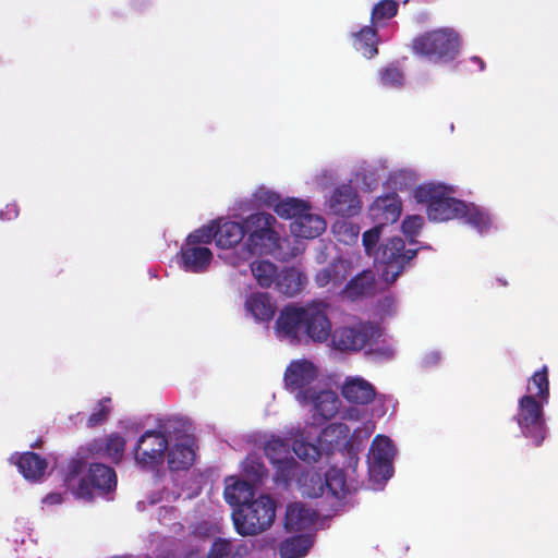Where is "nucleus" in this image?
Wrapping results in <instances>:
<instances>
[{
	"label": "nucleus",
	"mask_w": 558,
	"mask_h": 558,
	"mask_svg": "<svg viewBox=\"0 0 558 558\" xmlns=\"http://www.w3.org/2000/svg\"><path fill=\"white\" fill-rule=\"evenodd\" d=\"M377 330L369 322L337 327L330 335L333 348L340 352H359L376 336Z\"/></svg>",
	"instance_id": "nucleus-9"
},
{
	"label": "nucleus",
	"mask_w": 558,
	"mask_h": 558,
	"mask_svg": "<svg viewBox=\"0 0 558 558\" xmlns=\"http://www.w3.org/2000/svg\"><path fill=\"white\" fill-rule=\"evenodd\" d=\"M312 487L304 485L303 494L311 498L322 497L327 490L335 498L340 499L345 494V474L342 470L330 468L323 478L319 474L314 473L308 476Z\"/></svg>",
	"instance_id": "nucleus-13"
},
{
	"label": "nucleus",
	"mask_w": 558,
	"mask_h": 558,
	"mask_svg": "<svg viewBox=\"0 0 558 558\" xmlns=\"http://www.w3.org/2000/svg\"><path fill=\"white\" fill-rule=\"evenodd\" d=\"M244 306L257 322H270L276 313V305L266 292L252 293L246 299Z\"/></svg>",
	"instance_id": "nucleus-24"
},
{
	"label": "nucleus",
	"mask_w": 558,
	"mask_h": 558,
	"mask_svg": "<svg viewBox=\"0 0 558 558\" xmlns=\"http://www.w3.org/2000/svg\"><path fill=\"white\" fill-rule=\"evenodd\" d=\"M329 207L335 215L352 217L359 214L361 201L357 193L350 184H343L333 191Z\"/></svg>",
	"instance_id": "nucleus-19"
},
{
	"label": "nucleus",
	"mask_w": 558,
	"mask_h": 558,
	"mask_svg": "<svg viewBox=\"0 0 558 558\" xmlns=\"http://www.w3.org/2000/svg\"><path fill=\"white\" fill-rule=\"evenodd\" d=\"M63 500L60 493H50L44 498V502L47 505H59Z\"/></svg>",
	"instance_id": "nucleus-49"
},
{
	"label": "nucleus",
	"mask_w": 558,
	"mask_h": 558,
	"mask_svg": "<svg viewBox=\"0 0 558 558\" xmlns=\"http://www.w3.org/2000/svg\"><path fill=\"white\" fill-rule=\"evenodd\" d=\"M317 378L315 365L307 360L292 361L286 368L283 380L286 388L295 392L296 399L301 403H306V399L314 391L310 386Z\"/></svg>",
	"instance_id": "nucleus-11"
},
{
	"label": "nucleus",
	"mask_w": 558,
	"mask_h": 558,
	"mask_svg": "<svg viewBox=\"0 0 558 558\" xmlns=\"http://www.w3.org/2000/svg\"><path fill=\"white\" fill-rule=\"evenodd\" d=\"M305 404H313L315 411L324 418H331L336 415L339 407V399L333 391L314 390L306 399Z\"/></svg>",
	"instance_id": "nucleus-31"
},
{
	"label": "nucleus",
	"mask_w": 558,
	"mask_h": 558,
	"mask_svg": "<svg viewBox=\"0 0 558 558\" xmlns=\"http://www.w3.org/2000/svg\"><path fill=\"white\" fill-rule=\"evenodd\" d=\"M243 472L251 484L256 485L263 482L268 475V470L258 458H246L243 462Z\"/></svg>",
	"instance_id": "nucleus-40"
},
{
	"label": "nucleus",
	"mask_w": 558,
	"mask_h": 558,
	"mask_svg": "<svg viewBox=\"0 0 558 558\" xmlns=\"http://www.w3.org/2000/svg\"><path fill=\"white\" fill-rule=\"evenodd\" d=\"M41 445V440H37L34 444L31 445L32 448H37Z\"/></svg>",
	"instance_id": "nucleus-51"
},
{
	"label": "nucleus",
	"mask_w": 558,
	"mask_h": 558,
	"mask_svg": "<svg viewBox=\"0 0 558 558\" xmlns=\"http://www.w3.org/2000/svg\"><path fill=\"white\" fill-rule=\"evenodd\" d=\"M340 228H345V229H348L349 227H348L345 223H343V225H341V226H340Z\"/></svg>",
	"instance_id": "nucleus-53"
},
{
	"label": "nucleus",
	"mask_w": 558,
	"mask_h": 558,
	"mask_svg": "<svg viewBox=\"0 0 558 558\" xmlns=\"http://www.w3.org/2000/svg\"><path fill=\"white\" fill-rule=\"evenodd\" d=\"M546 402L537 401L533 395H524L519 399L514 420L522 435L532 440L535 447L542 446L547 437V425L544 414Z\"/></svg>",
	"instance_id": "nucleus-7"
},
{
	"label": "nucleus",
	"mask_w": 558,
	"mask_h": 558,
	"mask_svg": "<svg viewBox=\"0 0 558 558\" xmlns=\"http://www.w3.org/2000/svg\"><path fill=\"white\" fill-rule=\"evenodd\" d=\"M195 458L194 450L186 445L175 444L168 451V466L172 471L189 469Z\"/></svg>",
	"instance_id": "nucleus-35"
},
{
	"label": "nucleus",
	"mask_w": 558,
	"mask_h": 558,
	"mask_svg": "<svg viewBox=\"0 0 558 558\" xmlns=\"http://www.w3.org/2000/svg\"><path fill=\"white\" fill-rule=\"evenodd\" d=\"M472 61L478 64L481 71L485 69V62L480 57H473Z\"/></svg>",
	"instance_id": "nucleus-50"
},
{
	"label": "nucleus",
	"mask_w": 558,
	"mask_h": 558,
	"mask_svg": "<svg viewBox=\"0 0 558 558\" xmlns=\"http://www.w3.org/2000/svg\"><path fill=\"white\" fill-rule=\"evenodd\" d=\"M290 229L293 235L303 239H314L326 230V221L311 210H306L298 221H292Z\"/></svg>",
	"instance_id": "nucleus-23"
},
{
	"label": "nucleus",
	"mask_w": 558,
	"mask_h": 558,
	"mask_svg": "<svg viewBox=\"0 0 558 558\" xmlns=\"http://www.w3.org/2000/svg\"><path fill=\"white\" fill-rule=\"evenodd\" d=\"M403 72L396 64H389L380 71V83L386 87H400L403 84Z\"/></svg>",
	"instance_id": "nucleus-43"
},
{
	"label": "nucleus",
	"mask_w": 558,
	"mask_h": 558,
	"mask_svg": "<svg viewBox=\"0 0 558 558\" xmlns=\"http://www.w3.org/2000/svg\"><path fill=\"white\" fill-rule=\"evenodd\" d=\"M271 465L275 468V482L289 486L296 475L299 463L293 457H290Z\"/></svg>",
	"instance_id": "nucleus-39"
},
{
	"label": "nucleus",
	"mask_w": 558,
	"mask_h": 558,
	"mask_svg": "<svg viewBox=\"0 0 558 558\" xmlns=\"http://www.w3.org/2000/svg\"><path fill=\"white\" fill-rule=\"evenodd\" d=\"M251 270L257 283L262 288H270L277 280L278 268L268 260H257L251 264Z\"/></svg>",
	"instance_id": "nucleus-37"
},
{
	"label": "nucleus",
	"mask_w": 558,
	"mask_h": 558,
	"mask_svg": "<svg viewBox=\"0 0 558 558\" xmlns=\"http://www.w3.org/2000/svg\"><path fill=\"white\" fill-rule=\"evenodd\" d=\"M342 397L350 403L368 404L376 396L375 387L362 377L348 378L341 387Z\"/></svg>",
	"instance_id": "nucleus-20"
},
{
	"label": "nucleus",
	"mask_w": 558,
	"mask_h": 558,
	"mask_svg": "<svg viewBox=\"0 0 558 558\" xmlns=\"http://www.w3.org/2000/svg\"><path fill=\"white\" fill-rule=\"evenodd\" d=\"M453 190L444 184H422L414 189L417 203L427 205V216L433 221H448L461 218L466 204L452 196Z\"/></svg>",
	"instance_id": "nucleus-2"
},
{
	"label": "nucleus",
	"mask_w": 558,
	"mask_h": 558,
	"mask_svg": "<svg viewBox=\"0 0 558 558\" xmlns=\"http://www.w3.org/2000/svg\"><path fill=\"white\" fill-rule=\"evenodd\" d=\"M349 276V264L341 259L332 260L327 267L320 269L315 275V282L319 288L328 284L340 287Z\"/></svg>",
	"instance_id": "nucleus-25"
},
{
	"label": "nucleus",
	"mask_w": 558,
	"mask_h": 558,
	"mask_svg": "<svg viewBox=\"0 0 558 558\" xmlns=\"http://www.w3.org/2000/svg\"><path fill=\"white\" fill-rule=\"evenodd\" d=\"M232 547L231 541L218 537L213 542L206 558H230Z\"/></svg>",
	"instance_id": "nucleus-46"
},
{
	"label": "nucleus",
	"mask_w": 558,
	"mask_h": 558,
	"mask_svg": "<svg viewBox=\"0 0 558 558\" xmlns=\"http://www.w3.org/2000/svg\"><path fill=\"white\" fill-rule=\"evenodd\" d=\"M312 545L313 539L310 535H294L280 543L279 555L281 558H301L308 553Z\"/></svg>",
	"instance_id": "nucleus-33"
},
{
	"label": "nucleus",
	"mask_w": 558,
	"mask_h": 558,
	"mask_svg": "<svg viewBox=\"0 0 558 558\" xmlns=\"http://www.w3.org/2000/svg\"><path fill=\"white\" fill-rule=\"evenodd\" d=\"M316 520V512L302 502H291L286 508L284 529L299 532L308 529Z\"/></svg>",
	"instance_id": "nucleus-21"
},
{
	"label": "nucleus",
	"mask_w": 558,
	"mask_h": 558,
	"mask_svg": "<svg viewBox=\"0 0 558 558\" xmlns=\"http://www.w3.org/2000/svg\"><path fill=\"white\" fill-rule=\"evenodd\" d=\"M275 518L276 502L269 495H260L232 512L235 531L242 536H253L268 530Z\"/></svg>",
	"instance_id": "nucleus-4"
},
{
	"label": "nucleus",
	"mask_w": 558,
	"mask_h": 558,
	"mask_svg": "<svg viewBox=\"0 0 558 558\" xmlns=\"http://www.w3.org/2000/svg\"><path fill=\"white\" fill-rule=\"evenodd\" d=\"M354 48L365 58L372 59L378 53L377 26L367 25L352 35Z\"/></svg>",
	"instance_id": "nucleus-29"
},
{
	"label": "nucleus",
	"mask_w": 558,
	"mask_h": 558,
	"mask_svg": "<svg viewBox=\"0 0 558 558\" xmlns=\"http://www.w3.org/2000/svg\"><path fill=\"white\" fill-rule=\"evenodd\" d=\"M375 288V279L371 271H363L352 278L343 288L342 294L355 301L360 298L366 296L373 292Z\"/></svg>",
	"instance_id": "nucleus-32"
},
{
	"label": "nucleus",
	"mask_w": 558,
	"mask_h": 558,
	"mask_svg": "<svg viewBox=\"0 0 558 558\" xmlns=\"http://www.w3.org/2000/svg\"><path fill=\"white\" fill-rule=\"evenodd\" d=\"M276 218L268 213H256L245 218V234H247L244 243L246 258L256 254H272L279 248L280 236L274 229Z\"/></svg>",
	"instance_id": "nucleus-6"
},
{
	"label": "nucleus",
	"mask_w": 558,
	"mask_h": 558,
	"mask_svg": "<svg viewBox=\"0 0 558 558\" xmlns=\"http://www.w3.org/2000/svg\"><path fill=\"white\" fill-rule=\"evenodd\" d=\"M15 464L23 476L29 481L39 480L48 466L47 460L33 451L20 454Z\"/></svg>",
	"instance_id": "nucleus-26"
},
{
	"label": "nucleus",
	"mask_w": 558,
	"mask_h": 558,
	"mask_svg": "<svg viewBox=\"0 0 558 558\" xmlns=\"http://www.w3.org/2000/svg\"><path fill=\"white\" fill-rule=\"evenodd\" d=\"M311 210V205L308 202L289 197L283 201L278 202L275 205V213L283 219H291L292 221H298V219L306 211Z\"/></svg>",
	"instance_id": "nucleus-36"
},
{
	"label": "nucleus",
	"mask_w": 558,
	"mask_h": 558,
	"mask_svg": "<svg viewBox=\"0 0 558 558\" xmlns=\"http://www.w3.org/2000/svg\"><path fill=\"white\" fill-rule=\"evenodd\" d=\"M245 235V219L242 223L226 221L216 223V244L220 248H231L239 244Z\"/></svg>",
	"instance_id": "nucleus-27"
},
{
	"label": "nucleus",
	"mask_w": 558,
	"mask_h": 558,
	"mask_svg": "<svg viewBox=\"0 0 558 558\" xmlns=\"http://www.w3.org/2000/svg\"><path fill=\"white\" fill-rule=\"evenodd\" d=\"M255 485L248 481L229 477L225 487L223 496L226 501L234 509L242 507L253 500Z\"/></svg>",
	"instance_id": "nucleus-22"
},
{
	"label": "nucleus",
	"mask_w": 558,
	"mask_h": 558,
	"mask_svg": "<svg viewBox=\"0 0 558 558\" xmlns=\"http://www.w3.org/2000/svg\"><path fill=\"white\" fill-rule=\"evenodd\" d=\"M305 282V276L296 268H286L277 276L276 289L287 296H293L302 291Z\"/></svg>",
	"instance_id": "nucleus-30"
},
{
	"label": "nucleus",
	"mask_w": 558,
	"mask_h": 558,
	"mask_svg": "<svg viewBox=\"0 0 558 558\" xmlns=\"http://www.w3.org/2000/svg\"><path fill=\"white\" fill-rule=\"evenodd\" d=\"M241 549H243V550L246 553V549H247V548H246V546H245V545H244V546H241V547H239V548H238L236 553L239 554Z\"/></svg>",
	"instance_id": "nucleus-52"
},
{
	"label": "nucleus",
	"mask_w": 558,
	"mask_h": 558,
	"mask_svg": "<svg viewBox=\"0 0 558 558\" xmlns=\"http://www.w3.org/2000/svg\"><path fill=\"white\" fill-rule=\"evenodd\" d=\"M417 250H405L404 241L393 236L383 243L375 253L376 265L381 266V276L387 282H395L404 266L416 256Z\"/></svg>",
	"instance_id": "nucleus-8"
},
{
	"label": "nucleus",
	"mask_w": 558,
	"mask_h": 558,
	"mask_svg": "<svg viewBox=\"0 0 558 558\" xmlns=\"http://www.w3.org/2000/svg\"><path fill=\"white\" fill-rule=\"evenodd\" d=\"M290 437L281 438L271 435L264 445V453L269 460L270 464L281 462L291 456L292 444L295 438V430H291Z\"/></svg>",
	"instance_id": "nucleus-28"
},
{
	"label": "nucleus",
	"mask_w": 558,
	"mask_h": 558,
	"mask_svg": "<svg viewBox=\"0 0 558 558\" xmlns=\"http://www.w3.org/2000/svg\"><path fill=\"white\" fill-rule=\"evenodd\" d=\"M213 260V252L203 245L184 242L179 252V263L185 271L205 272Z\"/></svg>",
	"instance_id": "nucleus-18"
},
{
	"label": "nucleus",
	"mask_w": 558,
	"mask_h": 558,
	"mask_svg": "<svg viewBox=\"0 0 558 558\" xmlns=\"http://www.w3.org/2000/svg\"><path fill=\"white\" fill-rule=\"evenodd\" d=\"M383 228V226L375 223L372 229L363 233L362 242L368 256H375V253L378 250L377 244L380 239Z\"/></svg>",
	"instance_id": "nucleus-44"
},
{
	"label": "nucleus",
	"mask_w": 558,
	"mask_h": 558,
	"mask_svg": "<svg viewBox=\"0 0 558 558\" xmlns=\"http://www.w3.org/2000/svg\"><path fill=\"white\" fill-rule=\"evenodd\" d=\"M169 442L165 434L157 430H146L134 447V459L143 469H154L162 463Z\"/></svg>",
	"instance_id": "nucleus-10"
},
{
	"label": "nucleus",
	"mask_w": 558,
	"mask_h": 558,
	"mask_svg": "<svg viewBox=\"0 0 558 558\" xmlns=\"http://www.w3.org/2000/svg\"><path fill=\"white\" fill-rule=\"evenodd\" d=\"M305 306L286 305L276 320L278 335L291 343H301L304 336Z\"/></svg>",
	"instance_id": "nucleus-15"
},
{
	"label": "nucleus",
	"mask_w": 558,
	"mask_h": 558,
	"mask_svg": "<svg viewBox=\"0 0 558 558\" xmlns=\"http://www.w3.org/2000/svg\"><path fill=\"white\" fill-rule=\"evenodd\" d=\"M125 439L118 433L107 437L93 439L86 445L85 451L92 458L107 459L112 463H120L125 451Z\"/></svg>",
	"instance_id": "nucleus-16"
},
{
	"label": "nucleus",
	"mask_w": 558,
	"mask_h": 558,
	"mask_svg": "<svg viewBox=\"0 0 558 558\" xmlns=\"http://www.w3.org/2000/svg\"><path fill=\"white\" fill-rule=\"evenodd\" d=\"M423 225L424 219L422 216L418 215L408 216L402 221V231L407 236L410 238L411 243L414 242L413 238H415L418 234Z\"/></svg>",
	"instance_id": "nucleus-47"
},
{
	"label": "nucleus",
	"mask_w": 558,
	"mask_h": 558,
	"mask_svg": "<svg viewBox=\"0 0 558 558\" xmlns=\"http://www.w3.org/2000/svg\"><path fill=\"white\" fill-rule=\"evenodd\" d=\"M213 240L216 241V222L213 221L208 226H204L194 232L190 233L185 240L193 245L208 244Z\"/></svg>",
	"instance_id": "nucleus-42"
},
{
	"label": "nucleus",
	"mask_w": 558,
	"mask_h": 558,
	"mask_svg": "<svg viewBox=\"0 0 558 558\" xmlns=\"http://www.w3.org/2000/svg\"><path fill=\"white\" fill-rule=\"evenodd\" d=\"M399 10V3L395 0H381L377 2L371 13V24L384 25L386 21L395 17Z\"/></svg>",
	"instance_id": "nucleus-38"
},
{
	"label": "nucleus",
	"mask_w": 558,
	"mask_h": 558,
	"mask_svg": "<svg viewBox=\"0 0 558 558\" xmlns=\"http://www.w3.org/2000/svg\"><path fill=\"white\" fill-rule=\"evenodd\" d=\"M109 403L110 398H104L98 402L96 411L93 412L87 420L88 427L99 426L108 420L111 411Z\"/></svg>",
	"instance_id": "nucleus-45"
},
{
	"label": "nucleus",
	"mask_w": 558,
	"mask_h": 558,
	"mask_svg": "<svg viewBox=\"0 0 558 558\" xmlns=\"http://www.w3.org/2000/svg\"><path fill=\"white\" fill-rule=\"evenodd\" d=\"M86 458L81 453L72 457L63 469L64 486L75 496L92 500L95 494L105 496L117 487L116 471L102 463H90L87 472Z\"/></svg>",
	"instance_id": "nucleus-1"
},
{
	"label": "nucleus",
	"mask_w": 558,
	"mask_h": 558,
	"mask_svg": "<svg viewBox=\"0 0 558 558\" xmlns=\"http://www.w3.org/2000/svg\"><path fill=\"white\" fill-rule=\"evenodd\" d=\"M459 48L460 36L449 27L425 32L416 36L411 45L413 53L442 63L454 60Z\"/></svg>",
	"instance_id": "nucleus-5"
},
{
	"label": "nucleus",
	"mask_w": 558,
	"mask_h": 558,
	"mask_svg": "<svg viewBox=\"0 0 558 558\" xmlns=\"http://www.w3.org/2000/svg\"><path fill=\"white\" fill-rule=\"evenodd\" d=\"M461 218H465L468 223L478 229L481 232L487 229L490 223L489 216L475 206L470 207L466 205V211L463 213Z\"/></svg>",
	"instance_id": "nucleus-41"
},
{
	"label": "nucleus",
	"mask_w": 558,
	"mask_h": 558,
	"mask_svg": "<svg viewBox=\"0 0 558 558\" xmlns=\"http://www.w3.org/2000/svg\"><path fill=\"white\" fill-rule=\"evenodd\" d=\"M527 395L535 396L537 401L546 402L549 401V378L548 367L544 365L542 369L535 372L527 380L526 386Z\"/></svg>",
	"instance_id": "nucleus-34"
},
{
	"label": "nucleus",
	"mask_w": 558,
	"mask_h": 558,
	"mask_svg": "<svg viewBox=\"0 0 558 558\" xmlns=\"http://www.w3.org/2000/svg\"><path fill=\"white\" fill-rule=\"evenodd\" d=\"M350 433L348 425L343 423H331L322 429L317 437L318 445L307 441L304 430L295 429V438L292 444V450L299 459L306 463L317 462L323 453L330 454L340 447Z\"/></svg>",
	"instance_id": "nucleus-3"
},
{
	"label": "nucleus",
	"mask_w": 558,
	"mask_h": 558,
	"mask_svg": "<svg viewBox=\"0 0 558 558\" xmlns=\"http://www.w3.org/2000/svg\"><path fill=\"white\" fill-rule=\"evenodd\" d=\"M19 207L16 204H8L4 209L0 211L1 220H12L19 216Z\"/></svg>",
	"instance_id": "nucleus-48"
},
{
	"label": "nucleus",
	"mask_w": 558,
	"mask_h": 558,
	"mask_svg": "<svg viewBox=\"0 0 558 558\" xmlns=\"http://www.w3.org/2000/svg\"><path fill=\"white\" fill-rule=\"evenodd\" d=\"M331 335V322L327 315L326 307L323 304H308L304 313V336L306 343H323Z\"/></svg>",
	"instance_id": "nucleus-12"
},
{
	"label": "nucleus",
	"mask_w": 558,
	"mask_h": 558,
	"mask_svg": "<svg viewBox=\"0 0 558 558\" xmlns=\"http://www.w3.org/2000/svg\"><path fill=\"white\" fill-rule=\"evenodd\" d=\"M369 469L371 472L385 480L392 475V461L396 449L392 440L384 435H377L373 439L369 448Z\"/></svg>",
	"instance_id": "nucleus-14"
},
{
	"label": "nucleus",
	"mask_w": 558,
	"mask_h": 558,
	"mask_svg": "<svg viewBox=\"0 0 558 558\" xmlns=\"http://www.w3.org/2000/svg\"><path fill=\"white\" fill-rule=\"evenodd\" d=\"M369 217L374 223L383 227L398 221L402 211V203L395 192L378 196L369 207Z\"/></svg>",
	"instance_id": "nucleus-17"
}]
</instances>
